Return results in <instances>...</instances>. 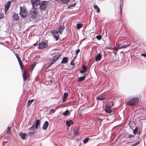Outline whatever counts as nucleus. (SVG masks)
Returning <instances> with one entry per match:
<instances>
[{"mask_svg":"<svg viewBox=\"0 0 146 146\" xmlns=\"http://www.w3.org/2000/svg\"><path fill=\"white\" fill-rule=\"evenodd\" d=\"M38 8H32L29 14V16L33 19H35L37 15L38 11L37 9Z\"/></svg>","mask_w":146,"mask_h":146,"instance_id":"1","label":"nucleus"},{"mask_svg":"<svg viewBox=\"0 0 146 146\" xmlns=\"http://www.w3.org/2000/svg\"><path fill=\"white\" fill-rule=\"evenodd\" d=\"M31 1L33 8H37L36 7L40 4V0H31Z\"/></svg>","mask_w":146,"mask_h":146,"instance_id":"2","label":"nucleus"},{"mask_svg":"<svg viewBox=\"0 0 146 146\" xmlns=\"http://www.w3.org/2000/svg\"><path fill=\"white\" fill-rule=\"evenodd\" d=\"M137 102V97H135L130 99L127 103V105L130 106H133L135 105V103Z\"/></svg>","mask_w":146,"mask_h":146,"instance_id":"3","label":"nucleus"},{"mask_svg":"<svg viewBox=\"0 0 146 146\" xmlns=\"http://www.w3.org/2000/svg\"><path fill=\"white\" fill-rule=\"evenodd\" d=\"M20 12L19 15L21 17L24 18L26 17L27 16V13L24 11V9L21 6H20Z\"/></svg>","mask_w":146,"mask_h":146,"instance_id":"4","label":"nucleus"},{"mask_svg":"<svg viewBox=\"0 0 146 146\" xmlns=\"http://www.w3.org/2000/svg\"><path fill=\"white\" fill-rule=\"evenodd\" d=\"M61 56V54L58 53L56 55L54 56L51 59V61L52 60L53 62H51L50 66H51Z\"/></svg>","mask_w":146,"mask_h":146,"instance_id":"5","label":"nucleus"},{"mask_svg":"<svg viewBox=\"0 0 146 146\" xmlns=\"http://www.w3.org/2000/svg\"><path fill=\"white\" fill-rule=\"evenodd\" d=\"M29 136H31L36 131V129H35V125L33 124L31 127L29 129Z\"/></svg>","mask_w":146,"mask_h":146,"instance_id":"6","label":"nucleus"},{"mask_svg":"<svg viewBox=\"0 0 146 146\" xmlns=\"http://www.w3.org/2000/svg\"><path fill=\"white\" fill-rule=\"evenodd\" d=\"M51 32L52 34L53 37L56 39V41L58 40L59 38L58 36V32L55 30H53Z\"/></svg>","mask_w":146,"mask_h":146,"instance_id":"7","label":"nucleus"},{"mask_svg":"<svg viewBox=\"0 0 146 146\" xmlns=\"http://www.w3.org/2000/svg\"><path fill=\"white\" fill-rule=\"evenodd\" d=\"M39 46L38 47V49H42L47 46V45L44 42H42L39 44Z\"/></svg>","mask_w":146,"mask_h":146,"instance_id":"8","label":"nucleus"},{"mask_svg":"<svg viewBox=\"0 0 146 146\" xmlns=\"http://www.w3.org/2000/svg\"><path fill=\"white\" fill-rule=\"evenodd\" d=\"M29 75L28 73V71L24 70L23 73V77L24 81H25L29 77Z\"/></svg>","mask_w":146,"mask_h":146,"instance_id":"9","label":"nucleus"},{"mask_svg":"<svg viewBox=\"0 0 146 146\" xmlns=\"http://www.w3.org/2000/svg\"><path fill=\"white\" fill-rule=\"evenodd\" d=\"M130 44L125 43L123 44H121L118 46V48L120 49L121 48H124L129 46Z\"/></svg>","mask_w":146,"mask_h":146,"instance_id":"10","label":"nucleus"},{"mask_svg":"<svg viewBox=\"0 0 146 146\" xmlns=\"http://www.w3.org/2000/svg\"><path fill=\"white\" fill-rule=\"evenodd\" d=\"M11 2L10 1H8L6 4L5 5V13L8 10L10 5L11 4Z\"/></svg>","mask_w":146,"mask_h":146,"instance_id":"11","label":"nucleus"},{"mask_svg":"<svg viewBox=\"0 0 146 146\" xmlns=\"http://www.w3.org/2000/svg\"><path fill=\"white\" fill-rule=\"evenodd\" d=\"M49 125L48 122L46 121L44 122V123L43 124L42 127V129L44 130H46L47 129Z\"/></svg>","mask_w":146,"mask_h":146,"instance_id":"12","label":"nucleus"},{"mask_svg":"<svg viewBox=\"0 0 146 146\" xmlns=\"http://www.w3.org/2000/svg\"><path fill=\"white\" fill-rule=\"evenodd\" d=\"M66 123L67 126L68 127H70L72 124H73V121L71 120H66Z\"/></svg>","mask_w":146,"mask_h":146,"instance_id":"13","label":"nucleus"},{"mask_svg":"<svg viewBox=\"0 0 146 146\" xmlns=\"http://www.w3.org/2000/svg\"><path fill=\"white\" fill-rule=\"evenodd\" d=\"M12 17L13 18V20H15L16 21L18 20L19 19V16L17 14L13 13L12 14Z\"/></svg>","mask_w":146,"mask_h":146,"instance_id":"14","label":"nucleus"},{"mask_svg":"<svg viewBox=\"0 0 146 146\" xmlns=\"http://www.w3.org/2000/svg\"><path fill=\"white\" fill-rule=\"evenodd\" d=\"M139 129L137 127V134H140L142 130V123L141 122H139Z\"/></svg>","mask_w":146,"mask_h":146,"instance_id":"15","label":"nucleus"},{"mask_svg":"<svg viewBox=\"0 0 146 146\" xmlns=\"http://www.w3.org/2000/svg\"><path fill=\"white\" fill-rule=\"evenodd\" d=\"M102 58V55L100 53H98L97 56H96L95 60L96 62L99 61Z\"/></svg>","mask_w":146,"mask_h":146,"instance_id":"16","label":"nucleus"},{"mask_svg":"<svg viewBox=\"0 0 146 146\" xmlns=\"http://www.w3.org/2000/svg\"><path fill=\"white\" fill-rule=\"evenodd\" d=\"M40 123V120L39 119H37L35 122V129H36L38 128V127Z\"/></svg>","mask_w":146,"mask_h":146,"instance_id":"17","label":"nucleus"},{"mask_svg":"<svg viewBox=\"0 0 146 146\" xmlns=\"http://www.w3.org/2000/svg\"><path fill=\"white\" fill-rule=\"evenodd\" d=\"M27 135L26 133H23L22 132L20 133H19V136L23 139H25Z\"/></svg>","mask_w":146,"mask_h":146,"instance_id":"18","label":"nucleus"},{"mask_svg":"<svg viewBox=\"0 0 146 146\" xmlns=\"http://www.w3.org/2000/svg\"><path fill=\"white\" fill-rule=\"evenodd\" d=\"M87 68V66L84 65H83L82 66V69L80 70V72L81 73H84L86 71Z\"/></svg>","mask_w":146,"mask_h":146,"instance_id":"19","label":"nucleus"},{"mask_svg":"<svg viewBox=\"0 0 146 146\" xmlns=\"http://www.w3.org/2000/svg\"><path fill=\"white\" fill-rule=\"evenodd\" d=\"M104 110L106 112L108 113H110L112 111L111 109L110 108V107H109V106L107 107Z\"/></svg>","mask_w":146,"mask_h":146,"instance_id":"20","label":"nucleus"},{"mask_svg":"<svg viewBox=\"0 0 146 146\" xmlns=\"http://www.w3.org/2000/svg\"><path fill=\"white\" fill-rule=\"evenodd\" d=\"M68 62V58L66 57H64L61 62V64H66Z\"/></svg>","mask_w":146,"mask_h":146,"instance_id":"21","label":"nucleus"},{"mask_svg":"<svg viewBox=\"0 0 146 146\" xmlns=\"http://www.w3.org/2000/svg\"><path fill=\"white\" fill-rule=\"evenodd\" d=\"M105 98V96L103 95H100L96 97V99L97 100H104Z\"/></svg>","mask_w":146,"mask_h":146,"instance_id":"22","label":"nucleus"},{"mask_svg":"<svg viewBox=\"0 0 146 146\" xmlns=\"http://www.w3.org/2000/svg\"><path fill=\"white\" fill-rule=\"evenodd\" d=\"M65 27L64 25H62L60 26V27L59 29V32L60 34L62 33L63 32Z\"/></svg>","mask_w":146,"mask_h":146,"instance_id":"23","label":"nucleus"},{"mask_svg":"<svg viewBox=\"0 0 146 146\" xmlns=\"http://www.w3.org/2000/svg\"><path fill=\"white\" fill-rule=\"evenodd\" d=\"M68 93L67 92H65L64 93L63 98L62 100V102H64L66 100V99L68 96Z\"/></svg>","mask_w":146,"mask_h":146,"instance_id":"24","label":"nucleus"},{"mask_svg":"<svg viewBox=\"0 0 146 146\" xmlns=\"http://www.w3.org/2000/svg\"><path fill=\"white\" fill-rule=\"evenodd\" d=\"M39 5L47 7V2L44 1H42L41 2H40V4Z\"/></svg>","mask_w":146,"mask_h":146,"instance_id":"25","label":"nucleus"},{"mask_svg":"<svg viewBox=\"0 0 146 146\" xmlns=\"http://www.w3.org/2000/svg\"><path fill=\"white\" fill-rule=\"evenodd\" d=\"M80 130L79 128L78 127H76L74 129V134L77 135Z\"/></svg>","mask_w":146,"mask_h":146,"instance_id":"26","label":"nucleus"},{"mask_svg":"<svg viewBox=\"0 0 146 146\" xmlns=\"http://www.w3.org/2000/svg\"><path fill=\"white\" fill-rule=\"evenodd\" d=\"M36 64V62H35L31 66L30 68V70L31 71H32L33 70Z\"/></svg>","mask_w":146,"mask_h":146,"instance_id":"27","label":"nucleus"},{"mask_svg":"<svg viewBox=\"0 0 146 146\" xmlns=\"http://www.w3.org/2000/svg\"><path fill=\"white\" fill-rule=\"evenodd\" d=\"M94 8L96 10V12L98 13L100 11V9L98 6L97 5H94Z\"/></svg>","mask_w":146,"mask_h":146,"instance_id":"28","label":"nucleus"},{"mask_svg":"<svg viewBox=\"0 0 146 146\" xmlns=\"http://www.w3.org/2000/svg\"><path fill=\"white\" fill-rule=\"evenodd\" d=\"M85 79L84 78V77H83L82 76L78 78L77 81L78 82H82Z\"/></svg>","mask_w":146,"mask_h":146,"instance_id":"29","label":"nucleus"},{"mask_svg":"<svg viewBox=\"0 0 146 146\" xmlns=\"http://www.w3.org/2000/svg\"><path fill=\"white\" fill-rule=\"evenodd\" d=\"M70 113V111L68 110H66L64 112L62 113V114L64 116L67 115Z\"/></svg>","mask_w":146,"mask_h":146,"instance_id":"30","label":"nucleus"},{"mask_svg":"<svg viewBox=\"0 0 146 146\" xmlns=\"http://www.w3.org/2000/svg\"><path fill=\"white\" fill-rule=\"evenodd\" d=\"M82 26V25L80 23H78L76 24V28L78 29H79Z\"/></svg>","mask_w":146,"mask_h":146,"instance_id":"31","label":"nucleus"},{"mask_svg":"<svg viewBox=\"0 0 146 146\" xmlns=\"http://www.w3.org/2000/svg\"><path fill=\"white\" fill-rule=\"evenodd\" d=\"M39 6L40 9L41 10H43V11L45 10V9H46V8L47 7H45V6H41V5H39Z\"/></svg>","mask_w":146,"mask_h":146,"instance_id":"32","label":"nucleus"},{"mask_svg":"<svg viewBox=\"0 0 146 146\" xmlns=\"http://www.w3.org/2000/svg\"><path fill=\"white\" fill-rule=\"evenodd\" d=\"M33 101H34V100L33 99H32L31 100H29L28 102V104H27L28 106H30L31 104L33 102Z\"/></svg>","mask_w":146,"mask_h":146,"instance_id":"33","label":"nucleus"},{"mask_svg":"<svg viewBox=\"0 0 146 146\" xmlns=\"http://www.w3.org/2000/svg\"><path fill=\"white\" fill-rule=\"evenodd\" d=\"M69 0H62L61 1L62 2L63 4H66L69 2Z\"/></svg>","mask_w":146,"mask_h":146,"instance_id":"34","label":"nucleus"},{"mask_svg":"<svg viewBox=\"0 0 146 146\" xmlns=\"http://www.w3.org/2000/svg\"><path fill=\"white\" fill-rule=\"evenodd\" d=\"M89 138L88 137H86L84 139L83 141V143H86L87 142H88L89 140Z\"/></svg>","mask_w":146,"mask_h":146,"instance_id":"35","label":"nucleus"},{"mask_svg":"<svg viewBox=\"0 0 146 146\" xmlns=\"http://www.w3.org/2000/svg\"><path fill=\"white\" fill-rule=\"evenodd\" d=\"M76 3H75L74 4H71L68 6V8H70H70L71 9L72 8L71 7H73L74 6H75L76 5Z\"/></svg>","mask_w":146,"mask_h":146,"instance_id":"36","label":"nucleus"},{"mask_svg":"<svg viewBox=\"0 0 146 146\" xmlns=\"http://www.w3.org/2000/svg\"><path fill=\"white\" fill-rule=\"evenodd\" d=\"M96 38L98 40H100L102 39V36L100 35H97L96 36Z\"/></svg>","mask_w":146,"mask_h":146,"instance_id":"37","label":"nucleus"},{"mask_svg":"<svg viewBox=\"0 0 146 146\" xmlns=\"http://www.w3.org/2000/svg\"><path fill=\"white\" fill-rule=\"evenodd\" d=\"M109 107L111 108L113 106V102L112 101H111L109 104Z\"/></svg>","mask_w":146,"mask_h":146,"instance_id":"38","label":"nucleus"},{"mask_svg":"<svg viewBox=\"0 0 146 146\" xmlns=\"http://www.w3.org/2000/svg\"><path fill=\"white\" fill-rule=\"evenodd\" d=\"M7 133H9V134H10L11 133V127H8L7 128Z\"/></svg>","mask_w":146,"mask_h":146,"instance_id":"39","label":"nucleus"},{"mask_svg":"<svg viewBox=\"0 0 146 146\" xmlns=\"http://www.w3.org/2000/svg\"><path fill=\"white\" fill-rule=\"evenodd\" d=\"M133 133L134 134H136L137 133V127H136L135 129L133 130Z\"/></svg>","mask_w":146,"mask_h":146,"instance_id":"40","label":"nucleus"},{"mask_svg":"<svg viewBox=\"0 0 146 146\" xmlns=\"http://www.w3.org/2000/svg\"><path fill=\"white\" fill-rule=\"evenodd\" d=\"M80 51V49H78L75 52L76 54V56H77V55L78 54V53Z\"/></svg>","mask_w":146,"mask_h":146,"instance_id":"41","label":"nucleus"},{"mask_svg":"<svg viewBox=\"0 0 146 146\" xmlns=\"http://www.w3.org/2000/svg\"><path fill=\"white\" fill-rule=\"evenodd\" d=\"M70 64L71 65H72L73 66H74V62L73 60H72L70 62Z\"/></svg>","mask_w":146,"mask_h":146,"instance_id":"42","label":"nucleus"},{"mask_svg":"<svg viewBox=\"0 0 146 146\" xmlns=\"http://www.w3.org/2000/svg\"><path fill=\"white\" fill-rule=\"evenodd\" d=\"M141 56H142L146 58V54L142 53L141 54Z\"/></svg>","mask_w":146,"mask_h":146,"instance_id":"43","label":"nucleus"},{"mask_svg":"<svg viewBox=\"0 0 146 146\" xmlns=\"http://www.w3.org/2000/svg\"><path fill=\"white\" fill-rule=\"evenodd\" d=\"M4 17V16L3 15L0 13V19L3 18Z\"/></svg>","mask_w":146,"mask_h":146,"instance_id":"44","label":"nucleus"},{"mask_svg":"<svg viewBox=\"0 0 146 146\" xmlns=\"http://www.w3.org/2000/svg\"><path fill=\"white\" fill-rule=\"evenodd\" d=\"M54 109H52L50 111V113H53L54 112Z\"/></svg>","mask_w":146,"mask_h":146,"instance_id":"45","label":"nucleus"},{"mask_svg":"<svg viewBox=\"0 0 146 146\" xmlns=\"http://www.w3.org/2000/svg\"><path fill=\"white\" fill-rule=\"evenodd\" d=\"M19 63L20 66L23 65V63L21 61H20Z\"/></svg>","mask_w":146,"mask_h":146,"instance_id":"46","label":"nucleus"},{"mask_svg":"<svg viewBox=\"0 0 146 146\" xmlns=\"http://www.w3.org/2000/svg\"><path fill=\"white\" fill-rule=\"evenodd\" d=\"M87 74H86V73H85V74H84L83 76H82L83 77H84V78L85 79L86 76H87Z\"/></svg>","mask_w":146,"mask_h":146,"instance_id":"47","label":"nucleus"},{"mask_svg":"<svg viewBox=\"0 0 146 146\" xmlns=\"http://www.w3.org/2000/svg\"><path fill=\"white\" fill-rule=\"evenodd\" d=\"M142 110H143L142 109H139L138 110H137V113H139L140 111H141Z\"/></svg>","mask_w":146,"mask_h":146,"instance_id":"48","label":"nucleus"},{"mask_svg":"<svg viewBox=\"0 0 146 146\" xmlns=\"http://www.w3.org/2000/svg\"><path fill=\"white\" fill-rule=\"evenodd\" d=\"M136 145H137V142L132 145L131 146H135Z\"/></svg>","mask_w":146,"mask_h":146,"instance_id":"49","label":"nucleus"},{"mask_svg":"<svg viewBox=\"0 0 146 146\" xmlns=\"http://www.w3.org/2000/svg\"><path fill=\"white\" fill-rule=\"evenodd\" d=\"M50 65H48V66H46V65L45 68L46 69H47V68H49V67H50Z\"/></svg>","mask_w":146,"mask_h":146,"instance_id":"50","label":"nucleus"},{"mask_svg":"<svg viewBox=\"0 0 146 146\" xmlns=\"http://www.w3.org/2000/svg\"><path fill=\"white\" fill-rule=\"evenodd\" d=\"M122 8L121 7V5H120V12L121 13V10Z\"/></svg>","mask_w":146,"mask_h":146,"instance_id":"51","label":"nucleus"},{"mask_svg":"<svg viewBox=\"0 0 146 146\" xmlns=\"http://www.w3.org/2000/svg\"><path fill=\"white\" fill-rule=\"evenodd\" d=\"M23 66H24L23 65L20 66L21 68L22 71H23Z\"/></svg>","mask_w":146,"mask_h":146,"instance_id":"52","label":"nucleus"},{"mask_svg":"<svg viewBox=\"0 0 146 146\" xmlns=\"http://www.w3.org/2000/svg\"><path fill=\"white\" fill-rule=\"evenodd\" d=\"M134 136L133 135H130L128 136V137L130 138V137H134Z\"/></svg>","mask_w":146,"mask_h":146,"instance_id":"53","label":"nucleus"},{"mask_svg":"<svg viewBox=\"0 0 146 146\" xmlns=\"http://www.w3.org/2000/svg\"><path fill=\"white\" fill-rule=\"evenodd\" d=\"M37 43H38V42H37H37L36 43H35L34 44H33V45L35 46H36V45H37Z\"/></svg>","mask_w":146,"mask_h":146,"instance_id":"54","label":"nucleus"},{"mask_svg":"<svg viewBox=\"0 0 146 146\" xmlns=\"http://www.w3.org/2000/svg\"><path fill=\"white\" fill-rule=\"evenodd\" d=\"M113 49H115L116 50H117L118 48H118H116L115 47H113Z\"/></svg>","mask_w":146,"mask_h":146,"instance_id":"55","label":"nucleus"},{"mask_svg":"<svg viewBox=\"0 0 146 146\" xmlns=\"http://www.w3.org/2000/svg\"><path fill=\"white\" fill-rule=\"evenodd\" d=\"M77 57V56H76H76L75 57H74V58L72 59V60H73V61L74 62V60Z\"/></svg>","mask_w":146,"mask_h":146,"instance_id":"56","label":"nucleus"},{"mask_svg":"<svg viewBox=\"0 0 146 146\" xmlns=\"http://www.w3.org/2000/svg\"><path fill=\"white\" fill-rule=\"evenodd\" d=\"M116 53H117V52H114V54L115 55V56H116Z\"/></svg>","mask_w":146,"mask_h":146,"instance_id":"57","label":"nucleus"},{"mask_svg":"<svg viewBox=\"0 0 146 146\" xmlns=\"http://www.w3.org/2000/svg\"><path fill=\"white\" fill-rule=\"evenodd\" d=\"M17 60H18V62H19L20 61H21V60L20 58H18V59H17Z\"/></svg>","mask_w":146,"mask_h":146,"instance_id":"58","label":"nucleus"},{"mask_svg":"<svg viewBox=\"0 0 146 146\" xmlns=\"http://www.w3.org/2000/svg\"><path fill=\"white\" fill-rule=\"evenodd\" d=\"M137 103L139 102V99L137 98Z\"/></svg>","mask_w":146,"mask_h":146,"instance_id":"59","label":"nucleus"},{"mask_svg":"<svg viewBox=\"0 0 146 146\" xmlns=\"http://www.w3.org/2000/svg\"><path fill=\"white\" fill-rule=\"evenodd\" d=\"M16 58H17V59H18V58H20L18 56H17V57H16Z\"/></svg>","mask_w":146,"mask_h":146,"instance_id":"60","label":"nucleus"},{"mask_svg":"<svg viewBox=\"0 0 146 146\" xmlns=\"http://www.w3.org/2000/svg\"><path fill=\"white\" fill-rule=\"evenodd\" d=\"M15 55H16V57H17V56H18V55H17V54H15Z\"/></svg>","mask_w":146,"mask_h":146,"instance_id":"61","label":"nucleus"},{"mask_svg":"<svg viewBox=\"0 0 146 146\" xmlns=\"http://www.w3.org/2000/svg\"><path fill=\"white\" fill-rule=\"evenodd\" d=\"M15 55H16V57H17V56H18V55H17V54H15Z\"/></svg>","mask_w":146,"mask_h":146,"instance_id":"62","label":"nucleus"},{"mask_svg":"<svg viewBox=\"0 0 146 146\" xmlns=\"http://www.w3.org/2000/svg\"><path fill=\"white\" fill-rule=\"evenodd\" d=\"M139 142H140V141H137V144H139Z\"/></svg>","mask_w":146,"mask_h":146,"instance_id":"63","label":"nucleus"},{"mask_svg":"<svg viewBox=\"0 0 146 146\" xmlns=\"http://www.w3.org/2000/svg\"><path fill=\"white\" fill-rule=\"evenodd\" d=\"M100 119H101L100 118H98V120Z\"/></svg>","mask_w":146,"mask_h":146,"instance_id":"64","label":"nucleus"}]
</instances>
